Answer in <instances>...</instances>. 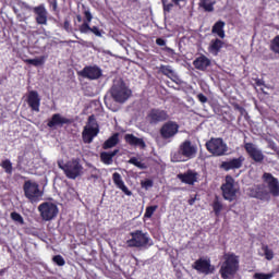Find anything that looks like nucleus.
I'll list each match as a JSON object with an SVG mask.
<instances>
[{
    "mask_svg": "<svg viewBox=\"0 0 279 279\" xmlns=\"http://www.w3.org/2000/svg\"><path fill=\"white\" fill-rule=\"evenodd\" d=\"M124 141L133 147H140V149H145V147H147L145 140L136 137L134 134H126Z\"/></svg>",
    "mask_w": 279,
    "mask_h": 279,
    "instance_id": "5701e85b",
    "label": "nucleus"
},
{
    "mask_svg": "<svg viewBox=\"0 0 279 279\" xmlns=\"http://www.w3.org/2000/svg\"><path fill=\"white\" fill-rule=\"evenodd\" d=\"M181 1H185V0H172V2H173L174 5H180V2H181Z\"/></svg>",
    "mask_w": 279,
    "mask_h": 279,
    "instance_id": "3c124183",
    "label": "nucleus"
},
{
    "mask_svg": "<svg viewBox=\"0 0 279 279\" xmlns=\"http://www.w3.org/2000/svg\"><path fill=\"white\" fill-rule=\"evenodd\" d=\"M23 191L25 198L31 201L32 204L36 202H40L43 199V191L40 190V185L34 181H26L23 185Z\"/></svg>",
    "mask_w": 279,
    "mask_h": 279,
    "instance_id": "423d86ee",
    "label": "nucleus"
},
{
    "mask_svg": "<svg viewBox=\"0 0 279 279\" xmlns=\"http://www.w3.org/2000/svg\"><path fill=\"white\" fill-rule=\"evenodd\" d=\"M213 209L216 215V217H219L221 215V210H223V205L219 201H215L213 204Z\"/></svg>",
    "mask_w": 279,
    "mask_h": 279,
    "instance_id": "4c0bfd02",
    "label": "nucleus"
},
{
    "mask_svg": "<svg viewBox=\"0 0 279 279\" xmlns=\"http://www.w3.org/2000/svg\"><path fill=\"white\" fill-rule=\"evenodd\" d=\"M142 189H145L146 191H148V189H151V186H154V181L147 179L145 181H142Z\"/></svg>",
    "mask_w": 279,
    "mask_h": 279,
    "instance_id": "37998d69",
    "label": "nucleus"
},
{
    "mask_svg": "<svg viewBox=\"0 0 279 279\" xmlns=\"http://www.w3.org/2000/svg\"><path fill=\"white\" fill-rule=\"evenodd\" d=\"M223 48V41L221 39H211L208 46V51L211 56H219V51Z\"/></svg>",
    "mask_w": 279,
    "mask_h": 279,
    "instance_id": "bb28decb",
    "label": "nucleus"
},
{
    "mask_svg": "<svg viewBox=\"0 0 279 279\" xmlns=\"http://www.w3.org/2000/svg\"><path fill=\"white\" fill-rule=\"evenodd\" d=\"M66 123H71V121L60 113L52 114L51 119L48 121V128H62V125H66Z\"/></svg>",
    "mask_w": 279,
    "mask_h": 279,
    "instance_id": "412c9836",
    "label": "nucleus"
},
{
    "mask_svg": "<svg viewBox=\"0 0 279 279\" xmlns=\"http://www.w3.org/2000/svg\"><path fill=\"white\" fill-rule=\"evenodd\" d=\"M38 210L44 221H52V219H56V217H58V213H60V210L58 209V205L51 202L40 204L38 206Z\"/></svg>",
    "mask_w": 279,
    "mask_h": 279,
    "instance_id": "1a4fd4ad",
    "label": "nucleus"
},
{
    "mask_svg": "<svg viewBox=\"0 0 279 279\" xmlns=\"http://www.w3.org/2000/svg\"><path fill=\"white\" fill-rule=\"evenodd\" d=\"M167 119H169V114L162 109H151L147 114V121L151 123V125L162 123V121H167Z\"/></svg>",
    "mask_w": 279,
    "mask_h": 279,
    "instance_id": "2eb2a0df",
    "label": "nucleus"
},
{
    "mask_svg": "<svg viewBox=\"0 0 279 279\" xmlns=\"http://www.w3.org/2000/svg\"><path fill=\"white\" fill-rule=\"evenodd\" d=\"M193 64L197 71H206L210 65V59L202 54L193 61Z\"/></svg>",
    "mask_w": 279,
    "mask_h": 279,
    "instance_id": "a878e982",
    "label": "nucleus"
},
{
    "mask_svg": "<svg viewBox=\"0 0 279 279\" xmlns=\"http://www.w3.org/2000/svg\"><path fill=\"white\" fill-rule=\"evenodd\" d=\"M193 269L198 271V274H205V276H209L215 271V266L210 264V258L201 257L193 264Z\"/></svg>",
    "mask_w": 279,
    "mask_h": 279,
    "instance_id": "4468645a",
    "label": "nucleus"
},
{
    "mask_svg": "<svg viewBox=\"0 0 279 279\" xmlns=\"http://www.w3.org/2000/svg\"><path fill=\"white\" fill-rule=\"evenodd\" d=\"M178 178L184 184H195L197 182V172L189 170L185 173L178 174Z\"/></svg>",
    "mask_w": 279,
    "mask_h": 279,
    "instance_id": "393cba45",
    "label": "nucleus"
},
{
    "mask_svg": "<svg viewBox=\"0 0 279 279\" xmlns=\"http://www.w3.org/2000/svg\"><path fill=\"white\" fill-rule=\"evenodd\" d=\"M45 60H47V57L41 56L35 59H28L26 60L27 64H32L33 66H43L45 64Z\"/></svg>",
    "mask_w": 279,
    "mask_h": 279,
    "instance_id": "72a5a7b5",
    "label": "nucleus"
},
{
    "mask_svg": "<svg viewBox=\"0 0 279 279\" xmlns=\"http://www.w3.org/2000/svg\"><path fill=\"white\" fill-rule=\"evenodd\" d=\"M89 32H92V34H95V36H98V38H101V31H99V27L93 26Z\"/></svg>",
    "mask_w": 279,
    "mask_h": 279,
    "instance_id": "a18cd8bd",
    "label": "nucleus"
},
{
    "mask_svg": "<svg viewBox=\"0 0 279 279\" xmlns=\"http://www.w3.org/2000/svg\"><path fill=\"white\" fill-rule=\"evenodd\" d=\"M59 169H61L69 180H76L82 173H84V167L80 162V159H72L64 163L63 161L58 162Z\"/></svg>",
    "mask_w": 279,
    "mask_h": 279,
    "instance_id": "20e7f679",
    "label": "nucleus"
},
{
    "mask_svg": "<svg viewBox=\"0 0 279 279\" xmlns=\"http://www.w3.org/2000/svg\"><path fill=\"white\" fill-rule=\"evenodd\" d=\"M119 145V134L116 133L104 143V149H112Z\"/></svg>",
    "mask_w": 279,
    "mask_h": 279,
    "instance_id": "473e14b6",
    "label": "nucleus"
},
{
    "mask_svg": "<svg viewBox=\"0 0 279 279\" xmlns=\"http://www.w3.org/2000/svg\"><path fill=\"white\" fill-rule=\"evenodd\" d=\"M156 45H158L159 47H165L167 45V40H165L162 38H157Z\"/></svg>",
    "mask_w": 279,
    "mask_h": 279,
    "instance_id": "de8ad7c7",
    "label": "nucleus"
},
{
    "mask_svg": "<svg viewBox=\"0 0 279 279\" xmlns=\"http://www.w3.org/2000/svg\"><path fill=\"white\" fill-rule=\"evenodd\" d=\"M82 77L87 80H99L101 77V69L99 66H85L81 72Z\"/></svg>",
    "mask_w": 279,
    "mask_h": 279,
    "instance_id": "a211bd4d",
    "label": "nucleus"
},
{
    "mask_svg": "<svg viewBox=\"0 0 279 279\" xmlns=\"http://www.w3.org/2000/svg\"><path fill=\"white\" fill-rule=\"evenodd\" d=\"M160 136L165 141H171L174 138L178 132H180V125L177 122L168 121L160 129Z\"/></svg>",
    "mask_w": 279,
    "mask_h": 279,
    "instance_id": "9b49d317",
    "label": "nucleus"
},
{
    "mask_svg": "<svg viewBox=\"0 0 279 279\" xmlns=\"http://www.w3.org/2000/svg\"><path fill=\"white\" fill-rule=\"evenodd\" d=\"M274 277V272L264 274V272H256L253 278L254 279H271Z\"/></svg>",
    "mask_w": 279,
    "mask_h": 279,
    "instance_id": "79ce46f5",
    "label": "nucleus"
},
{
    "mask_svg": "<svg viewBox=\"0 0 279 279\" xmlns=\"http://www.w3.org/2000/svg\"><path fill=\"white\" fill-rule=\"evenodd\" d=\"M99 134V129L97 123H95V117L90 116L88 118V124L83 130V141L84 143H93V138Z\"/></svg>",
    "mask_w": 279,
    "mask_h": 279,
    "instance_id": "9d476101",
    "label": "nucleus"
},
{
    "mask_svg": "<svg viewBox=\"0 0 279 279\" xmlns=\"http://www.w3.org/2000/svg\"><path fill=\"white\" fill-rule=\"evenodd\" d=\"M250 197L260 199V202H269L271 199V195H269V190H267L266 184L254 185L251 187Z\"/></svg>",
    "mask_w": 279,
    "mask_h": 279,
    "instance_id": "ddd939ff",
    "label": "nucleus"
},
{
    "mask_svg": "<svg viewBox=\"0 0 279 279\" xmlns=\"http://www.w3.org/2000/svg\"><path fill=\"white\" fill-rule=\"evenodd\" d=\"M163 12H171L173 3H168L167 0H162Z\"/></svg>",
    "mask_w": 279,
    "mask_h": 279,
    "instance_id": "c03bdc74",
    "label": "nucleus"
},
{
    "mask_svg": "<svg viewBox=\"0 0 279 279\" xmlns=\"http://www.w3.org/2000/svg\"><path fill=\"white\" fill-rule=\"evenodd\" d=\"M244 149L255 162H263V160H265V155H263V150H260L253 143H245Z\"/></svg>",
    "mask_w": 279,
    "mask_h": 279,
    "instance_id": "dca6fc26",
    "label": "nucleus"
},
{
    "mask_svg": "<svg viewBox=\"0 0 279 279\" xmlns=\"http://www.w3.org/2000/svg\"><path fill=\"white\" fill-rule=\"evenodd\" d=\"M129 165H134V167H137V169H147V166L143 163L141 160H138V158L136 157H132L129 160Z\"/></svg>",
    "mask_w": 279,
    "mask_h": 279,
    "instance_id": "c9c22d12",
    "label": "nucleus"
},
{
    "mask_svg": "<svg viewBox=\"0 0 279 279\" xmlns=\"http://www.w3.org/2000/svg\"><path fill=\"white\" fill-rule=\"evenodd\" d=\"M111 97L118 104H125L132 97V89L125 86L123 81H116L111 87Z\"/></svg>",
    "mask_w": 279,
    "mask_h": 279,
    "instance_id": "39448f33",
    "label": "nucleus"
},
{
    "mask_svg": "<svg viewBox=\"0 0 279 279\" xmlns=\"http://www.w3.org/2000/svg\"><path fill=\"white\" fill-rule=\"evenodd\" d=\"M225 27H226V22L218 21L214 24L211 28V34H215L216 36H218V38H226Z\"/></svg>",
    "mask_w": 279,
    "mask_h": 279,
    "instance_id": "cd10ccee",
    "label": "nucleus"
},
{
    "mask_svg": "<svg viewBox=\"0 0 279 279\" xmlns=\"http://www.w3.org/2000/svg\"><path fill=\"white\" fill-rule=\"evenodd\" d=\"M270 51L272 53L279 54V35H277L271 41H270Z\"/></svg>",
    "mask_w": 279,
    "mask_h": 279,
    "instance_id": "f704fd0d",
    "label": "nucleus"
},
{
    "mask_svg": "<svg viewBox=\"0 0 279 279\" xmlns=\"http://www.w3.org/2000/svg\"><path fill=\"white\" fill-rule=\"evenodd\" d=\"M53 263H56V265H58L59 267H64V265H66V262L64 260V257H62V255H56L52 258Z\"/></svg>",
    "mask_w": 279,
    "mask_h": 279,
    "instance_id": "a19ab883",
    "label": "nucleus"
},
{
    "mask_svg": "<svg viewBox=\"0 0 279 279\" xmlns=\"http://www.w3.org/2000/svg\"><path fill=\"white\" fill-rule=\"evenodd\" d=\"M11 219L13 221H15L16 223H20L21 226H23V223H25V220H23V216H21V214L13 211L11 213Z\"/></svg>",
    "mask_w": 279,
    "mask_h": 279,
    "instance_id": "ea45409f",
    "label": "nucleus"
},
{
    "mask_svg": "<svg viewBox=\"0 0 279 279\" xmlns=\"http://www.w3.org/2000/svg\"><path fill=\"white\" fill-rule=\"evenodd\" d=\"M197 99H198V101H201V104H207L208 102V98L204 94H198Z\"/></svg>",
    "mask_w": 279,
    "mask_h": 279,
    "instance_id": "49530a36",
    "label": "nucleus"
},
{
    "mask_svg": "<svg viewBox=\"0 0 279 279\" xmlns=\"http://www.w3.org/2000/svg\"><path fill=\"white\" fill-rule=\"evenodd\" d=\"M243 162H245V157L241 156L239 158H233L229 161H223L220 167L225 171H230L232 169H241L243 167Z\"/></svg>",
    "mask_w": 279,
    "mask_h": 279,
    "instance_id": "6ab92c4d",
    "label": "nucleus"
},
{
    "mask_svg": "<svg viewBox=\"0 0 279 279\" xmlns=\"http://www.w3.org/2000/svg\"><path fill=\"white\" fill-rule=\"evenodd\" d=\"M0 167L4 169L5 173L12 175V161H10V159H5L4 161H2Z\"/></svg>",
    "mask_w": 279,
    "mask_h": 279,
    "instance_id": "e433bc0d",
    "label": "nucleus"
},
{
    "mask_svg": "<svg viewBox=\"0 0 279 279\" xmlns=\"http://www.w3.org/2000/svg\"><path fill=\"white\" fill-rule=\"evenodd\" d=\"M130 239L126 240L128 247H136L137 250H149L154 245V240L149 233L143 230H135L130 233Z\"/></svg>",
    "mask_w": 279,
    "mask_h": 279,
    "instance_id": "7ed1b4c3",
    "label": "nucleus"
},
{
    "mask_svg": "<svg viewBox=\"0 0 279 279\" xmlns=\"http://www.w3.org/2000/svg\"><path fill=\"white\" fill-rule=\"evenodd\" d=\"M113 183L116 184L117 189H120L124 195H128V197H132V191L128 189V185H125V182L123 181V178L119 172H114L112 174Z\"/></svg>",
    "mask_w": 279,
    "mask_h": 279,
    "instance_id": "aec40b11",
    "label": "nucleus"
},
{
    "mask_svg": "<svg viewBox=\"0 0 279 279\" xmlns=\"http://www.w3.org/2000/svg\"><path fill=\"white\" fill-rule=\"evenodd\" d=\"M197 155V146L186 140L180 144L179 149L171 153V162H186L195 158Z\"/></svg>",
    "mask_w": 279,
    "mask_h": 279,
    "instance_id": "f257e3e1",
    "label": "nucleus"
},
{
    "mask_svg": "<svg viewBox=\"0 0 279 279\" xmlns=\"http://www.w3.org/2000/svg\"><path fill=\"white\" fill-rule=\"evenodd\" d=\"M206 148L213 156H226L228 144L221 137H213L206 143Z\"/></svg>",
    "mask_w": 279,
    "mask_h": 279,
    "instance_id": "6e6552de",
    "label": "nucleus"
},
{
    "mask_svg": "<svg viewBox=\"0 0 279 279\" xmlns=\"http://www.w3.org/2000/svg\"><path fill=\"white\" fill-rule=\"evenodd\" d=\"M119 154V149H116L113 151H102L100 154V160L104 165H112L114 156Z\"/></svg>",
    "mask_w": 279,
    "mask_h": 279,
    "instance_id": "c756f323",
    "label": "nucleus"
},
{
    "mask_svg": "<svg viewBox=\"0 0 279 279\" xmlns=\"http://www.w3.org/2000/svg\"><path fill=\"white\" fill-rule=\"evenodd\" d=\"M156 210H158V205L147 207L144 217H146V219H151Z\"/></svg>",
    "mask_w": 279,
    "mask_h": 279,
    "instance_id": "58836bf2",
    "label": "nucleus"
},
{
    "mask_svg": "<svg viewBox=\"0 0 279 279\" xmlns=\"http://www.w3.org/2000/svg\"><path fill=\"white\" fill-rule=\"evenodd\" d=\"M257 86H263V81L258 80L257 81Z\"/></svg>",
    "mask_w": 279,
    "mask_h": 279,
    "instance_id": "5fc2aeb1",
    "label": "nucleus"
},
{
    "mask_svg": "<svg viewBox=\"0 0 279 279\" xmlns=\"http://www.w3.org/2000/svg\"><path fill=\"white\" fill-rule=\"evenodd\" d=\"M159 71L166 75L167 77H169L170 80H172V82H175V80H178V75L175 74V71L173 70V68H171V65H161L159 68Z\"/></svg>",
    "mask_w": 279,
    "mask_h": 279,
    "instance_id": "7c9ffc66",
    "label": "nucleus"
},
{
    "mask_svg": "<svg viewBox=\"0 0 279 279\" xmlns=\"http://www.w3.org/2000/svg\"><path fill=\"white\" fill-rule=\"evenodd\" d=\"M215 5H217L216 0H199L198 8H202L204 12H215Z\"/></svg>",
    "mask_w": 279,
    "mask_h": 279,
    "instance_id": "c85d7f7f",
    "label": "nucleus"
},
{
    "mask_svg": "<svg viewBox=\"0 0 279 279\" xmlns=\"http://www.w3.org/2000/svg\"><path fill=\"white\" fill-rule=\"evenodd\" d=\"M92 178H94V180H97V178H99L97 174H92Z\"/></svg>",
    "mask_w": 279,
    "mask_h": 279,
    "instance_id": "6e6d98bb",
    "label": "nucleus"
},
{
    "mask_svg": "<svg viewBox=\"0 0 279 279\" xmlns=\"http://www.w3.org/2000/svg\"><path fill=\"white\" fill-rule=\"evenodd\" d=\"M259 256H264L266 260H274V250L269 247L267 244H263L260 252L258 253Z\"/></svg>",
    "mask_w": 279,
    "mask_h": 279,
    "instance_id": "2f4dec72",
    "label": "nucleus"
},
{
    "mask_svg": "<svg viewBox=\"0 0 279 279\" xmlns=\"http://www.w3.org/2000/svg\"><path fill=\"white\" fill-rule=\"evenodd\" d=\"M85 20L83 24L78 27L81 34H89L90 32V22L93 21V14L90 13V10L84 11Z\"/></svg>",
    "mask_w": 279,
    "mask_h": 279,
    "instance_id": "b1692460",
    "label": "nucleus"
},
{
    "mask_svg": "<svg viewBox=\"0 0 279 279\" xmlns=\"http://www.w3.org/2000/svg\"><path fill=\"white\" fill-rule=\"evenodd\" d=\"M163 51H167V53H173V49L169 48V47H165Z\"/></svg>",
    "mask_w": 279,
    "mask_h": 279,
    "instance_id": "8fccbe9b",
    "label": "nucleus"
},
{
    "mask_svg": "<svg viewBox=\"0 0 279 279\" xmlns=\"http://www.w3.org/2000/svg\"><path fill=\"white\" fill-rule=\"evenodd\" d=\"M236 271H239V256L234 255V253H225L223 262L219 269L221 278H234Z\"/></svg>",
    "mask_w": 279,
    "mask_h": 279,
    "instance_id": "f03ea898",
    "label": "nucleus"
},
{
    "mask_svg": "<svg viewBox=\"0 0 279 279\" xmlns=\"http://www.w3.org/2000/svg\"><path fill=\"white\" fill-rule=\"evenodd\" d=\"M34 13L36 14V22L38 25H47V9L44 4L35 7Z\"/></svg>",
    "mask_w": 279,
    "mask_h": 279,
    "instance_id": "4be33fe9",
    "label": "nucleus"
},
{
    "mask_svg": "<svg viewBox=\"0 0 279 279\" xmlns=\"http://www.w3.org/2000/svg\"><path fill=\"white\" fill-rule=\"evenodd\" d=\"M195 199H196L195 197H194V198H190V199H189V204H190V206H193V204H195Z\"/></svg>",
    "mask_w": 279,
    "mask_h": 279,
    "instance_id": "603ef678",
    "label": "nucleus"
},
{
    "mask_svg": "<svg viewBox=\"0 0 279 279\" xmlns=\"http://www.w3.org/2000/svg\"><path fill=\"white\" fill-rule=\"evenodd\" d=\"M105 104L108 106V100L107 99H105Z\"/></svg>",
    "mask_w": 279,
    "mask_h": 279,
    "instance_id": "13d9d810",
    "label": "nucleus"
},
{
    "mask_svg": "<svg viewBox=\"0 0 279 279\" xmlns=\"http://www.w3.org/2000/svg\"><path fill=\"white\" fill-rule=\"evenodd\" d=\"M63 27H64L65 32H71V22L69 20H65Z\"/></svg>",
    "mask_w": 279,
    "mask_h": 279,
    "instance_id": "09e8293b",
    "label": "nucleus"
},
{
    "mask_svg": "<svg viewBox=\"0 0 279 279\" xmlns=\"http://www.w3.org/2000/svg\"><path fill=\"white\" fill-rule=\"evenodd\" d=\"M240 112L243 114L245 112V109L240 108Z\"/></svg>",
    "mask_w": 279,
    "mask_h": 279,
    "instance_id": "4d7b16f0",
    "label": "nucleus"
},
{
    "mask_svg": "<svg viewBox=\"0 0 279 279\" xmlns=\"http://www.w3.org/2000/svg\"><path fill=\"white\" fill-rule=\"evenodd\" d=\"M263 180L265 182V185L267 187V191L269 195H272V197H279V181L274 177V174L269 172H265L263 174Z\"/></svg>",
    "mask_w": 279,
    "mask_h": 279,
    "instance_id": "f8f14e48",
    "label": "nucleus"
},
{
    "mask_svg": "<svg viewBox=\"0 0 279 279\" xmlns=\"http://www.w3.org/2000/svg\"><path fill=\"white\" fill-rule=\"evenodd\" d=\"M27 104L33 112H40V95H38V92H28Z\"/></svg>",
    "mask_w": 279,
    "mask_h": 279,
    "instance_id": "f3484780",
    "label": "nucleus"
},
{
    "mask_svg": "<svg viewBox=\"0 0 279 279\" xmlns=\"http://www.w3.org/2000/svg\"><path fill=\"white\" fill-rule=\"evenodd\" d=\"M222 197L227 202H234L236 199V194L239 193V185L234 182V179L227 175L225 183L221 185Z\"/></svg>",
    "mask_w": 279,
    "mask_h": 279,
    "instance_id": "0eeeda50",
    "label": "nucleus"
},
{
    "mask_svg": "<svg viewBox=\"0 0 279 279\" xmlns=\"http://www.w3.org/2000/svg\"><path fill=\"white\" fill-rule=\"evenodd\" d=\"M76 20L78 21V23H82V15H77Z\"/></svg>",
    "mask_w": 279,
    "mask_h": 279,
    "instance_id": "864d4df0",
    "label": "nucleus"
}]
</instances>
